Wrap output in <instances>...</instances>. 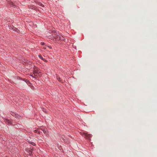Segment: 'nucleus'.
Wrapping results in <instances>:
<instances>
[{
    "label": "nucleus",
    "instance_id": "nucleus-1",
    "mask_svg": "<svg viewBox=\"0 0 157 157\" xmlns=\"http://www.w3.org/2000/svg\"><path fill=\"white\" fill-rule=\"evenodd\" d=\"M33 74L34 76L37 77L39 76V74L40 73V70L38 69L37 67H34V68Z\"/></svg>",
    "mask_w": 157,
    "mask_h": 157
},
{
    "label": "nucleus",
    "instance_id": "nucleus-2",
    "mask_svg": "<svg viewBox=\"0 0 157 157\" xmlns=\"http://www.w3.org/2000/svg\"><path fill=\"white\" fill-rule=\"evenodd\" d=\"M57 33L56 31L52 32L51 35L49 36L48 38L49 39L53 40H55L56 36H57Z\"/></svg>",
    "mask_w": 157,
    "mask_h": 157
},
{
    "label": "nucleus",
    "instance_id": "nucleus-3",
    "mask_svg": "<svg viewBox=\"0 0 157 157\" xmlns=\"http://www.w3.org/2000/svg\"><path fill=\"white\" fill-rule=\"evenodd\" d=\"M64 38L59 33L57 35L56 38L55 39V41L59 40H64Z\"/></svg>",
    "mask_w": 157,
    "mask_h": 157
},
{
    "label": "nucleus",
    "instance_id": "nucleus-4",
    "mask_svg": "<svg viewBox=\"0 0 157 157\" xmlns=\"http://www.w3.org/2000/svg\"><path fill=\"white\" fill-rule=\"evenodd\" d=\"M80 134L82 135H84L88 139H90L92 137V135L91 134H88L86 133H85L83 132H80Z\"/></svg>",
    "mask_w": 157,
    "mask_h": 157
},
{
    "label": "nucleus",
    "instance_id": "nucleus-5",
    "mask_svg": "<svg viewBox=\"0 0 157 157\" xmlns=\"http://www.w3.org/2000/svg\"><path fill=\"white\" fill-rule=\"evenodd\" d=\"M4 121L5 122L8 124H12L11 122L10 121V120L7 119H5L4 120Z\"/></svg>",
    "mask_w": 157,
    "mask_h": 157
},
{
    "label": "nucleus",
    "instance_id": "nucleus-6",
    "mask_svg": "<svg viewBox=\"0 0 157 157\" xmlns=\"http://www.w3.org/2000/svg\"><path fill=\"white\" fill-rule=\"evenodd\" d=\"M8 4L11 6L13 7H15L16 6L14 4V3L11 2H8Z\"/></svg>",
    "mask_w": 157,
    "mask_h": 157
},
{
    "label": "nucleus",
    "instance_id": "nucleus-7",
    "mask_svg": "<svg viewBox=\"0 0 157 157\" xmlns=\"http://www.w3.org/2000/svg\"><path fill=\"white\" fill-rule=\"evenodd\" d=\"M12 27L13 28H12V29L13 31H16L18 33H19L20 31L18 29H17L15 27L13 26Z\"/></svg>",
    "mask_w": 157,
    "mask_h": 157
},
{
    "label": "nucleus",
    "instance_id": "nucleus-8",
    "mask_svg": "<svg viewBox=\"0 0 157 157\" xmlns=\"http://www.w3.org/2000/svg\"><path fill=\"white\" fill-rule=\"evenodd\" d=\"M42 60L44 61V62H47V61L45 59H44L43 58V57H42V56L41 55H39L38 56Z\"/></svg>",
    "mask_w": 157,
    "mask_h": 157
},
{
    "label": "nucleus",
    "instance_id": "nucleus-9",
    "mask_svg": "<svg viewBox=\"0 0 157 157\" xmlns=\"http://www.w3.org/2000/svg\"><path fill=\"white\" fill-rule=\"evenodd\" d=\"M41 129L43 131V132H44V134H47V130L46 129H44L43 128H41Z\"/></svg>",
    "mask_w": 157,
    "mask_h": 157
},
{
    "label": "nucleus",
    "instance_id": "nucleus-10",
    "mask_svg": "<svg viewBox=\"0 0 157 157\" xmlns=\"http://www.w3.org/2000/svg\"><path fill=\"white\" fill-rule=\"evenodd\" d=\"M15 118H17V119H20L21 118V116L17 114H16V116L15 117Z\"/></svg>",
    "mask_w": 157,
    "mask_h": 157
},
{
    "label": "nucleus",
    "instance_id": "nucleus-11",
    "mask_svg": "<svg viewBox=\"0 0 157 157\" xmlns=\"http://www.w3.org/2000/svg\"><path fill=\"white\" fill-rule=\"evenodd\" d=\"M28 142L30 144L33 145V146H35L36 145L34 143L32 142V141H28Z\"/></svg>",
    "mask_w": 157,
    "mask_h": 157
},
{
    "label": "nucleus",
    "instance_id": "nucleus-12",
    "mask_svg": "<svg viewBox=\"0 0 157 157\" xmlns=\"http://www.w3.org/2000/svg\"><path fill=\"white\" fill-rule=\"evenodd\" d=\"M63 140L64 142H65L66 143L68 144L69 143V141L67 139H63Z\"/></svg>",
    "mask_w": 157,
    "mask_h": 157
},
{
    "label": "nucleus",
    "instance_id": "nucleus-13",
    "mask_svg": "<svg viewBox=\"0 0 157 157\" xmlns=\"http://www.w3.org/2000/svg\"><path fill=\"white\" fill-rule=\"evenodd\" d=\"M16 113H14V112H12L11 113V115L15 117L16 116Z\"/></svg>",
    "mask_w": 157,
    "mask_h": 157
},
{
    "label": "nucleus",
    "instance_id": "nucleus-14",
    "mask_svg": "<svg viewBox=\"0 0 157 157\" xmlns=\"http://www.w3.org/2000/svg\"><path fill=\"white\" fill-rule=\"evenodd\" d=\"M38 4L39 6H41L42 7H44V5L42 3H41V2H39L38 3Z\"/></svg>",
    "mask_w": 157,
    "mask_h": 157
},
{
    "label": "nucleus",
    "instance_id": "nucleus-15",
    "mask_svg": "<svg viewBox=\"0 0 157 157\" xmlns=\"http://www.w3.org/2000/svg\"><path fill=\"white\" fill-rule=\"evenodd\" d=\"M30 76H31L33 78H34V77H35V76H34L33 74V75H30Z\"/></svg>",
    "mask_w": 157,
    "mask_h": 157
},
{
    "label": "nucleus",
    "instance_id": "nucleus-16",
    "mask_svg": "<svg viewBox=\"0 0 157 157\" xmlns=\"http://www.w3.org/2000/svg\"><path fill=\"white\" fill-rule=\"evenodd\" d=\"M38 130H36L34 131V133H36L37 132Z\"/></svg>",
    "mask_w": 157,
    "mask_h": 157
},
{
    "label": "nucleus",
    "instance_id": "nucleus-17",
    "mask_svg": "<svg viewBox=\"0 0 157 157\" xmlns=\"http://www.w3.org/2000/svg\"><path fill=\"white\" fill-rule=\"evenodd\" d=\"M57 79L58 81H60V78H57Z\"/></svg>",
    "mask_w": 157,
    "mask_h": 157
},
{
    "label": "nucleus",
    "instance_id": "nucleus-18",
    "mask_svg": "<svg viewBox=\"0 0 157 157\" xmlns=\"http://www.w3.org/2000/svg\"><path fill=\"white\" fill-rule=\"evenodd\" d=\"M41 44L42 45H44V43L43 42H41Z\"/></svg>",
    "mask_w": 157,
    "mask_h": 157
},
{
    "label": "nucleus",
    "instance_id": "nucleus-19",
    "mask_svg": "<svg viewBox=\"0 0 157 157\" xmlns=\"http://www.w3.org/2000/svg\"><path fill=\"white\" fill-rule=\"evenodd\" d=\"M17 79H21L20 77H17Z\"/></svg>",
    "mask_w": 157,
    "mask_h": 157
},
{
    "label": "nucleus",
    "instance_id": "nucleus-20",
    "mask_svg": "<svg viewBox=\"0 0 157 157\" xmlns=\"http://www.w3.org/2000/svg\"><path fill=\"white\" fill-rule=\"evenodd\" d=\"M38 132V133L39 134H40V132L39 131H38V132Z\"/></svg>",
    "mask_w": 157,
    "mask_h": 157
},
{
    "label": "nucleus",
    "instance_id": "nucleus-21",
    "mask_svg": "<svg viewBox=\"0 0 157 157\" xmlns=\"http://www.w3.org/2000/svg\"><path fill=\"white\" fill-rule=\"evenodd\" d=\"M30 153H32V150H31L30 151Z\"/></svg>",
    "mask_w": 157,
    "mask_h": 157
},
{
    "label": "nucleus",
    "instance_id": "nucleus-22",
    "mask_svg": "<svg viewBox=\"0 0 157 157\" xmlns=\"http://www.w3.org/2000/svg\"><path fill=\"white\" fill-rule=\"evenodd\" d=\"M28 69H29V68L27 67L26 68Z\"/></svg>",
    "mask_w": 157,
    "mask_h": 157
},
{
    "label": "nucleus",
    "instance_id": "nucleus-23",
    "mask_svg": "<svg viewBox=\"0 0 157 157\" xmlns=\"http://www.w3.org/2000/svg\"><path fill=\"white\" fill-rule=\"evenodd\" d=\"M49 48H51H51H51V47H49Z\"/></svg>",
    "mask_w": 157,
    "mask_h": 157
},
{
    "label": "nucleus",
    "instance_id": "nucleus-24",
    "mask_svg": "<svg viewBox=\"0 0 157 157\" xmlns=\"http://www.w3.org/2000/svg\"><path fill=\"white\" fill-rule=\"evenodd\" d=\"M45 49H46V48H44Z\"/></svg>",
    "mask_w": 157,
    "mask_h": 157
}]
</instances>
